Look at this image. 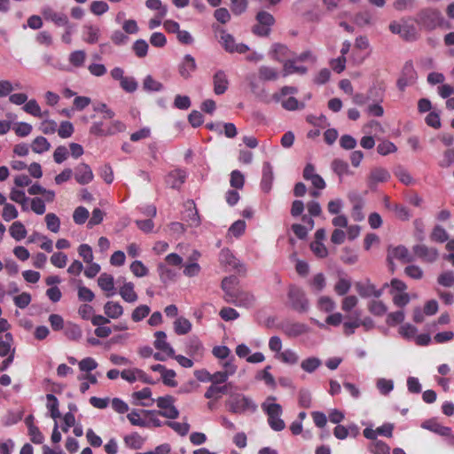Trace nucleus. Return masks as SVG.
<instances>
[{
    "label": "nucleus",
    "mask_w": 454,
    "mask_h": 454,
    "mask_svg": "<svg viewBox=\"0 0 454 454\" xmlns=\"http://www.w3.org/2000/svg\"><path fill=\"white\" fill-rule=\"evenodd\" d=\"M192 329L191 322L184 317H178L174 322L175 333L178 335L188 333Z\"/></svg>",
    "instance_id": "4c0bfd02"
},
{
    "label": "nucleus",
    "mask_w": 454,
    "mask_h": 454,
    "mask_svg": "<svg viewBox=\"0 0 454 454\" xmlns=\"http://www.w3.org/2000/svg\"><path fill=\"white\" fill-rule=\"evenodd\" d=\"M98 284L103 291L108 293L107 297L114 294V280L112 275L102 273L98 279Z\"/></svg>",
    "instance_id": "393cba45"
},
{
    "label": "nucleus",
    "mask_w": 454,
    "mask_h": 454,
    "mask_svg": "<svg viewBox=\"0 0 454 454\" xmlns=\"http://www.w3.org/2000/svg\"><path fill=\"white\" fill-rule=\"evenodd\" d=\"M143 87L148 91H160L162 90L163 85L161 82L154 80L151 75H147L144 80Z\"/></svg>",
    "instance_id": "052dcab7"
},
{
    "label": "nucleus",
    "mask_w": 454,
    "mask_h": 454,
    "mask_svg": "<svg viewBox=\"0 0 454 454\" xmlns=\"http://www.w3.org/2000/svg\"><path fill=\"white\" fill-rule=\"evenodd\" d=\"M23 110L35 117L41 118L43 116L48 115V112L42 113L41 107L35 99H30L26 102V104L23 106Z\"/></svg>",
    "instance_id": "473e14b6"
},
{
    "label": "nucleus",
    "mask_w": 454,
    "mask_h": 454,
    "mask_svg": "<svg viewBox=\"0 0 454 454\" xmlns=\"http://www.w3.org/2000/svg\"><path fill=\"white\" fill-rule=\"evenodd\" d=\"M142 412L146 415H159L170 419H175L179 417V411L174 406V403L171 406H169V408L164 409L162 411L143 410Z\"/></svg>",
    "instance_id": "c85d7f7f"
},
{
    "label": "nucleus",
    "mask_w": 454,
    "mask_h": 454,
    "mask_svg": "<svg viewBox=\"0 0 454 454\" xmlns=\"http://www.w3.org/2000/svg\"><path fill=\"white\" fill-rule=\"evenodd\" d=\"M270 368L271 367L268 365L263 370L258 372L255 375V380H263L266 385L270 387H274L275 380L274 377L270 372Z\"/></svg>",
    "instance_id": "3c124183"
},
{
    "label": "nucleus",
    "mask_w": 454,
    "mask_h": 454,
    "mask_svg": "<svg viewBox=\"0 0 454 454\" xmlns=\"http://www.w3.org/2000/svg\"><path fill=\"white\" fill-rule=\"evenodd\" d=\"M65 334L69 340H77L82 337V330L77 325L68 324L66 326Z\"/></svg>",
    "instance_id": "e2e57ef3"
},
{
    "label": "nucleus",
    "mask_w": 454,
    "mask_h": 454,
    "mask_svg": "<svg viewBox=\"0 0 454 454\" xmlns=\"http://www.w3.org/2000/svg\"><path fill=\"white\" fill-rule=\"evenodd\" d=\"M124 442L128 447L133 450H139L142 448L145 439L138 433H132L124 437Z\"/></svg>",
    "instance_id": "f704fd0d"
},
{
    "label": "nucleus",
    "mask_w": 454,
    "mask_h": 454,
    "mask_svg": "<svg viewBox=\"0 0 454 454\" xmlns=\"http://www.w3.org/2000/svg\"><path fill=\"white\" fill-rule=\"evenodd\" d=\"M230 411L233 413H240L246 411H254L256 405L252 400L245 395H237L233 396L229 402Z\"/></svg>",
    "instance_id": "6e6552de"
},
{
    "label": "nucleus",
    "mask_w": 454,
    "mask_h": 454,
    "mask_svg": "<svg viewBox=\"0 0 454 454\" xmlns=\"http://www.w3.org/2000/svg\"><path fill=\"white\" fill-rule=\"evenodd\" d=\"M368 309L375 316H382L387 312V307L381 301H372Z\"/></svg>",
    "instance_id": "338daca9"
},
{
    "label": "nucleus",
    "mask_w": 454,
    "mask_h": 454,
    "mask_svg": "<svg viewBox=\"0 0 454 454\" xmlns=\"http://www.w3.org/2000/svg\"><path fill=\"white\" fill-rule=\"evenodd\" d=\"M133 51L138 58H144L147 55L148 43L143 40H137L133 44Z\"/></svg>",
    "instance_id": "69168bd1"
},
{
    "label": "nucleus",
    "mask_w": 454,
    "mask_h": 454,
    "mask_svg": "<svg viewBox=\"0 0 454 454\" xmlns=\"http://www.w3.org/2000/svg\"><path fill=\"white\" fill-rule=\"evenodd\" d=\"M186 348L187 354L193 358L202 357L205 350L201 341L197 338L191 339Z\"/></svg>",
    "instance_id": "bb28decb"
},
{
    "label": "nucleus",
    "mask_w": 454,
    "mask_h": 454,
    "mask_svg": "<svg viewBox=\"0 0 454 454\" xmlns=\"http://www.w3.org/2000/svg\"><path fill=\"white\" fill-rule=\"evenodd\" d=\"M418 79L417 72L411 61L404 64L402 74L397 80L396 85L401 91H404L406 87L415 84Z\"/></svg>",
    "instance_id": "423d86ee"
},
{
    "label": "nucleus",
    "mask_w": 454,
    "mask_h": 454,
    "mask_svg": "<svg viewBox=\"0 0 454 454\" xmlns=\"http://www.w3.org/2000/svg\"><path fill=\"white\" fill-rule=\"evenodd\" d=\"M155 340L153 342L154 348L167 356H174V349L168 342H167V334L163 331H158L154 333Z\"/></svg>",
    "instance_id": "2eb2a0df"
},
{
    "label": "nucleus",
    "mask_w": 454,
    "mask_h": 454,
    "mask_svg": "<svg viewBox=\"0 0 454 454\" xmlns=\"http://www.w3.org/2000/svg\"><path fill=\"white\" fill-rule=\"evenodd\" d=\"M369 450L372 454H389L390 447L384 442L376 440L372 442Z\"/></svg>",
    "instance_id": "de8ad7c7"
},
{
    "label": "nucleus",
    "mask_w": 454,
    "mask_h": 454,
    "mask_svg": "<svg viewBox=\"0 0 454 454\" xmlns=\"http://www.w3.org/2000/svg\"><path fill=\"white\" fill-rule=\"evenodd\" d=\"M245 183V177L239 170H233L231 173L230 184L235 189H242Z\"/></svg>",
    "instance_id": "13d9d810"
},
{
    "label": "nucleus",
    "mask_w": 454,
    "mask_h": 454,
    "mask_svg": "<svg viewBox=\"0 0 454 454\" xmlns=\"http://www.w3.org/2000/svg\"><path fill=\"white\" fill-rule=\"evenodd\" d=\"M47 228L51 232L57 233L60 229V220L54 213H48L45 215Z\"/></svg>",
    "instance_id": "a18cd8bd"
},
{
    "label": "nucleus",
    "mask_w": 454,
    "mask_h": 454,
    "mask_svg": "<svg viewBox=\"0 0 454 454\" xmlns=\"http://www.w3.org/2000/svg\"><path fill=\"white\" fill-rule=\"evenodd\" d=\"M308 327L304 324L294 323L286 325V335L297 337L307 333Z\"/></svg>",
    "instance_id": "58836bf2"
},
{
    "label": "nucleus",
    "mask_w": 454,
    "mask_h": 454,
    "mask_svg": "<svg viewBox=\"0 0 454 454\" xmlns=\"http://www.w3.org/2000/svg\"><path fill=\"white\" fill-rule=\"evenodd\" d=\"M356 290L359 294L361 297L366 298L370 296H374L379 298L382 294V290H377L375 286L371 284L370 282L361 283L357 282L355 285Z\"/></svg>",
    "instance_id": "6ab92c4d"
},
{
    "label": "nucleus",
    "mask_w": 454,
    "mask_h": 454,
    "mask_svg": "<svg viewBox=\"0 0 454 454\" xmlns=\"http://www.w3.org/2000/svg\"><path fill=\"white\" fill-rule=\"evenodd\" d=\"M263 410L268 415V421L270 427L276 431L284 429V421L278 419L282 411V407L277 403H263Z\"/></svg>",
    "instance_id": "0eeeda50"
},
{
    "label": "nucleus",
    "mask_w": 454,
    "mask_h": 454,
    "mask_svg": "<svg viewBox=\"0 0 454 454\" xmlns=\"http://www.w3.org/2000/svg\"><path fill=\"white\" fill-rule=\"evenodd\" d=\"M42 14L45 20L54 22L57 26L65 27L69 24L68 18L66 14L56 12L51 7L43 8Z\"/></svg>",
    "instance_id": "dca6fc26"
},
{
    "label": "nucleus",
    "mask_w": 454,
    "mask_h": 454,
    "mask_svg": "<svg viewBox=\"0 0 454 454\" xmlns=\"http://www.w3.org/2000/svg\"><path fill=\"white\" fill-rule=\"evenodd\" d=\"M332 168L333 172L340 178L343 176L352 175V172L349 170L348 164L340 159H335L333 160Z\"/></svg>",
    "instance_id": "2f4dec72"
},
{
    "label": "nucleus",
    "mask_w": 454,
    "mask_h": 454,
    "mask_svg": "<svg viewBox=\"0 0 454 454\" xmlns=\"http://www.w3.org/2000/svg\"><path fill=\"white\" fill-rule=\"evenodd\" d=\"M13 337L12 333H5L4 340H0V356H5L11 352V347Z\"/></svg>",
    "instance_id": "6e6d98bb"
},
{
    "label": "nucleus",
    "mask_w": 454,
    "mask_h": 454,
    "mask_svg": "<svg viewBox=\"0 0 454 454\" xmlns=\"http://www.w3.org/2000/svg\"><path fill=\"white\" fill-rule=\"evenodd\" d=\"M255 20L257 24H255L252 32L258 36L263 37L268 36L270 33V27L275 23L274 17L265 11H260L256 16Z\"/></svg>",
    "instance_id": "f03ea898"
},
{
    "label": "nucleus",
    "mask_w": 454,
    "mask_h": 454,
    "mask_svg": "<svg viewBox=\"0 0 454 454\" xmlns=\"http://www.w3.org/2000/svg\"><path fill=\"white\" fill-rule=\"evenodd\" d=\"M50 147L51 144L44 137L42 136L35 137L31 144L32 151L35 153H43L47 152L49 151Z\"/></svg>",
    "instance_id": "e433bc0d"
},
{
    "label": "nucleus",
    "mask_w": 454,
    "mask_h": 454,
    "mask_svg": "<svg viewBox=\"0 0 454 454\" xmlns=\"http://www.w3.org/2000/svg\"><path fill=\"white\" fill-rule=\"evenodd\" d=\"M310 58L311 53L304 51L296 57L286 59V76L293 74H306L308 68L302 63Z\"/></svg>",
    "instance_id": "20e7f679"
},
{
    "label": "nucleus",
    "mask_w": 454,
    "mask_h": 454,
    "mask_svg": "<svg viewBox=\"0 0 454 454\" xmlns=\"http://www.w3.org/2000/svg\"><path fill=\"white\" fill-rule=\"evenodd\" d=\"M393 259H396L403 263H408L414 261L408 248L404 246L389 247L387 249V261L392 262Z\"/></svg>",
    "instance_id": "9d476101"
},
{
    "label": "nucleus",
    "mask_w": 454,
    "mask_h": 454,
    "mask_svg": "<svg viewBox=\"0 0 454 454\" xmlns=\"http://www.w3.org/2000/svg\"><path fill=\"white\" fill-rule=\"evenodd\" d=\"M415 21L421 27L433 30L442 24L443 18L438 10L426 8L417 14Z\"/></svg>",
    "instance_id": "f257e3e1"
},
{
    "label": "nucleus",
    "mask_w": 454,
    "mask_h": 454,
    "mask_svg": "<svg viewBox=\"0 0 454 454\" xmlns=\"http://www.w3.org/2000/svg\"><path fill=\"white\" fill-rule=\"evenodd\" d=\"M196 69L195 59L190 54H186L178 66V73L184 79L190 78Z\"/></svg>",
    "instance_id": "ddd939ff"
},
{
    "label": "nucleus",
    "mask_w": 454,
    "mask_h": 454,
    "mask_svg": "<svg viewBox=\"0 0 454 454\" xmlns=\"http://www.w3.org/2000/svg\"><path fill=\"white\" fill-rule=\"evenodd\" d=\"M245 230L246 222L244 220H237L229 228V233L236 238H239L245 232Z\"/></svg>",
    "instance_id": "774afa93"
},
{
    "label": "nucleus",
    "mask_w": 454,
    "mask_h": 454,
    "mask_svg": "<svg viewBox=\"0 0 454 454\" xmlns=\"http://www.w3.org/2000/svg\"><path fill=\"white\" fill-rule=\"evenodd\" d=\"M231 384H224L223 386L212 384L207 388L204 397L208 400H219L223 395H226Z\"/></svg>",
    "instance_id": "a211bd4d"
},
{
    "label": "nucleus",
    "mask_w": 454,
    "mask_h": 454,
    "mask_svg": "<svg viewBox=\"0 0 454 454\" xmlns=\"http://www.w3.org/2000/svg\"><path fill=\"white\" fill-rule=\"evenodd\" d=\"M124 129L125 125L120 121H113L107 127H106L102 121H96L91 125L90 132L95 136L106 137L117 132H121Z\"/></svg>",
    "instance_id": "39448f33"
},
{
    "label": "nucleus",
    "mask_w": 454,
    "mask_h": 454,
    "mask_svg": "<svg viewBox=\"0 0 454 454\" xmlns=\"http://www.w3.org/2000/svg\"><path fill=\"white\" fill-rule=\"evenodd\" d=\"M186 172L183 169L170 171L166 176V183L173 189L180 188L186 180Z\"/></svg>",
    "instance_id": "f3484780"
},
{
    "label": "nucleus",
    "mask_w": 454,
    "mask_h": 454,
    "mask_svg": "<svg viewBox=\"0 0 454 454\" xmlns=\"http://www.w3.org/2000/svg\"><path fill=\"white\" fill-rule=\"evenodd\" d=\"M150 307L147 305L137 306L131 314V319L137 323L145 318L150 314Z\"/></svg>",
    "instance_id": "09e8293b"
},
{
    "label": "nucleus",
    "mask_w": 454,
    "mask_h": 454,
    "mask_svg": "<svg viewBox=\"0 0 454 454\" xmlns=\"http://www.w3.org/2000/svg\"><path fill=\"white\" fill-rule=\"evenodd\" d=\"M309 248L314 255L319 259H324L328 255V249L323 242L312 241Z\"/></svg>",
    "instance_id": "79ce46f5"
},
{
    "label": "nucleus",
    "mask_w": 454,
    "mask_h": 454,
    "mask_svg": "<svg viewBox=\"0 0 454 454\" xmlns=\"http://www.w3.org/2000/svg\"><path fill=\"white\" fill-rule=\"evenodd\" d=\"M321 364V361L316 357H309L301 362V367L307 372H315Z\"/></svg>",
    "instance_id": "4d7b16f0"
},
{
    "label": "nucleus",
    "mask_w": 454,
    "mask_h": 454,
    "mask_svg": "<svg viewBox=\"0 0 454 454\" xmlns=\"http://www.w3.org/2000/svg\"><path fill=\"white\" fill-rule=\"evenodd\" d=\"M307 208L310 216L303 215L302 221L309 226V230H312L314 227V220L311 216H319L322 213V208L320 204L315 200L309 201L307 204Z\"/></svg>",
    "instance_id": "4be33fe9"
},
{
    "label": "nucleus",
    "mask_w": 454,
    "mask_h": 454,
    "mask_svg": "<svg viewBox=\"0 0 454 454\" xmlns=\"http://www.w3.org/2000/svg\"><path fill=\"white\" fill-rule=\"evenodd\" d=\"M238 284V278L235 276L225 277L222 280V288L224 291V301L226 298H231L235 294L237 289L235 288Z\"/></svg>",
    "instance_id": "cd10ccee"
},
{
    "label": "nucleus",
    "mask_w": 454,
    "mask_h": 454,
    "mask_svg": "<svg viewBox=\"0 0 454 454\" xmlns=\"http://www.w3.org/2000/svg\"><path fill=\"white\" fill-rule=\"evenodd\" d=\"M107 317L116 319L123 314V308L119 302L107 301L104 306Z\"/></svg>",
    "instance_id": "c756f323"
},
{
    "label": "nucleus",
    "mask_w": 454,
    "mask_h": 454,
    "mask_svg": "<svg viewBox=\"0 0 454 454\" xmlns=\"http://www.w3.org/2000/svg\"><path fill=\"white\" fill-rule=\"evenodd\" d=\"M397 151L395 145L388 140L382 141L377 146V152L380 155H387Z\"/></svg>",
    "instance_id": "0e129e2a"
},
{
    "label": "nucleus",
    "mask_w": 454,
    "mask_h": 454,
    "mask_svg": "<svg viewBox=\"0 0 454 454\" xmlns=\"http://www.w3.org/2000/svg\"><path fill=\"white\" fill-rule=\"evenodd\" d=\"M289 259L294 263L295 271L300 277L306 278L309 275V265L306 261L299 259L296 253L290 254Z\"/></svg>",
    "instance_id": "b1692460"
},
{
    "label": "nucleus",
    "mask_w": 454,
    "mask_h": 454,
    "mask_svg": "<svg viewBox=\"0 0 454 454\" xmlns=\"http://www.w3.org/2000/svg\"><path fill=\"white\" fill-rule=\"evenodd\" d=\"M226 302L232 303L238 307L249 308L254 303V297L252 294L237 290L231 298H226Z\"/></svg>",
    "instance_id": "f8f14e48"
},
{
    "label": "nucleus",
    "mask_w": 454,
    "mask_h": 454,
    "mask_svg": "<svg viewBox=\"0 0 454 454\" xmlns=\"http://www.w3.org/2000/svg\"><path fill=\"white\" fill-rule=\"evenodd\" d=\"M430 239L434 242L443 243L449 239V235L444 228L436 225L430 235Z\"/></svg>",
    "instance_id": "37998d69"
},
{
    "label": "nucleus",
    "mask_w": 454,
    "mask_h": 454,
    "mask_svg": "<svg viewBox=\"0 0 454 454\" xmlns=\"http://www.w3.org/2000/svg\"><path fill=\"white\" fill-rule=\"evenodd\" d=\"M214 92L216 95L223 94L228 89V79L223 70H218L213 76Z\"/></svg>",
    "instance_id": "412c9836"
},
{
    "label": "nucleus",
    "mask_w": 454,
    "mask_h": 454,
    "mask_svg": "<svg viewBox=\"0 0 454 454\" xmlns=\"http://www.w3.org/2000/svg\"><path fill=\"white\" fill-rule=\"evenodd\" d=\"M19 215L18 210L15 206L10 203H6L4 206L2 217L4 221L10 222Z\"/></svg>",
    "instance_id": "bf43d9fd"
},
{
    "label": "nucleus",
    "mask_w": 454,
    "mask_h": 454,
    "mask_svg": "<svg viewBox=\"0 0 454 454\" xmlns=\"http://www.w3.org/2000/svg\"><path fill=\"white\" fill-rule=\"evenodd\" d=\"M288 301L290 306L296 311L305 312L309 307V301L304 291L296 286H290L288 291Z\"/></svg>",
    "instance_id": "7ed1b4c3"
},
{
    "label": "nucleus",
    "mask_w": 454,
    "mask_h": 454,
    "mask_svg": "<svg viewBox=\"0 0 454 454\" xmlns=\"http://www.w3.org/2000/svg\"><path fill=\"white\" fill-rule=\"evenodd\" d=\"M389 178L390 174L386 168H374L370 172L368 177V185L372 187V185L377 184L378 183H384L388 181Z\"/></svg>",
    "instance_id": "aec40b11"
},
{
    "label": "nucleus",
    "mask_w": 454,
    "mask_h": 454,
    "mask_svg": "<svg viewBox=\"0 0 454 454\" xmlns=\"http://www.w3.org/2000/svg\"><path fill=\"white\" fill-rule=\"evenodd\" d=\"M221 43L224 48V50L228 52L233 53V49L235 47V40L234 37L226 33V31L222 30L221 32Z\"/></svg>",
    "instance_id": "603ef678"
},
{
    "label": "nucleus",
    "mask_w": 454,
    "mask_h": 454,
    "mask_svg": "<svg viewBox=\"0 0 454 454\" xmlns=\"http://www.w3.org/2000/svg\"><path fill=\"white\" fill-rule=\"evenodd\" d=\"M10 235L17 241H20L26 238L27 230L21 222L16 221L12 223L10 229Z\"/></svg>",
    "instance_id": "72a5a7b5"
},
{
    "label": "nucleus",
    "mask_w": 454,
    "mask_h": 454,
    "mask_svg": "<svg viewBox=\"0 0 454 454\" xmlns=\"http://www.w3.org/2000/svg\"><path fill=\"white\" fill-rule=\"evenodd\" d=\"M134 284L132 282L124 283L119 289L121 297L127 302L133 303L137 301V294L134 290Z\"/></svg>",
    "instance_id": "5701e85b"
},
{
    "label": "nucleus",
    "mask_w": 454,
    "mask_h": 454,
    "mask_svg": "<svg viewBox=\"0 0 454 454\" xmlns=\"http://www.w3.org/2000/svg\"><path fill=\"white\" fill-rule=\"evenodd\" d=\"M437 283L444 287L454 286V272L452 270H446L437 277Z\"/></svg>",
    "instance_id": "49530a36"
},
{
    "label": "nucleus",
    "mask_w": 454,
    "mask_h": 454,
    "mask_svg": "<svg viewBox=\"0 0 454 454\" xmlns=\"http://www.w3.org/2000/svg\"><path fill=\"white\" fill-rule=\"evenodd\" d=\"M259 77L263 81H274L278 79V74L276 69L262 66L259 68Z\"/></svg>",
    "instance_id": "8fccbe9b"
},
{
    "label": "nucleus",
    "mask_w": 454,
    "mask_h": 454,
    "mask_svg": "<svg viewBox=\"0 0 454 454\" xmlns=\"http://www.w3.org/2000/svg\"><path fill=\"white\" fill-rule=\"evenodd\" d=\"M160 278L162 283L168 284L170 281H173L176 277V273L171 269L166 267L165 265H159L158 267Z\"/></svg>",
    "instance_id": "5fc2aeb1"
},
{
    "label": "nucleus",
    "mask_w": 454,
    "mask_h": 454,
    "mask_svg": "<svg viewBox=\"0 0 454 454\" xmlns=\"http://www.w3.org/2000/svg\"><path fill=\"white\" fill-rule=\"evenodd\" d=\"M165 424L181 436L186 435L190 430V425L188 423L166 421Z\"/></svg>",
    "instance_id": "680f3d73"
},
{
    "label": "nucleus",
    "mask_w": 454,
    "mask_h": 454,
    "mask_svg": "<svg viewBox=\"0 0 454 454\" xmlns=\"http://www.w3.org/2000/svg\"><path fill=\"white\" fill-rule=\"evenodd\" d=\"M99 27L96 26H85L83 33V40L88 43H96L99 38Z\"/></svg>",
    "instance_id": "c9c22d12"
},
{
    "label": "nucleus",
    "mask_w": 454,
    "mask_h": 454,
    "mask_svg": "<svg viewBox=\"0 0 454 454\" xmlns=\"http://www.w3.org/2000/svg\"><path fill=\"white\" fill-rule=\"evenodd\" d=\"M219 261L221 264L228 266L231 270H236L239 273L246 271L244 265L239 262L229 249H223L220 252Z\"/></svg>",
    "instance_id": "9b49d317"
},
{
    "label": "nucleus",
    "mask_w": 454,
    "mask_h": 454,
    "mask_svg": "<svg viewBox=\"0 0 454 454\" xmlns=\"http://www.w3.org/2000/svg\"><path fill=\"white\" fill-rule=\"evenodd\" d=\"M47 399V408L51 412V416L53 419H59L60 417V412L59 411V400L52 394L46 395Z\"/></svg>",
    "instance_id": "ea45409f"
},
{
    "label": "nucleus",
    "mask_w": 454,
    "mask_h": 454,
    "mask_svg": "<svg viewBox=\"0 0 454 454\" xmlns=\"http://www.w3.org/2000/svg\"><path fill=\"white\" fill-rule=\"evenodd\" d=\"M413 254L424 262L433 263L439 257V252L435 247H430L424 244H418L412 247Z\"/></svg>",
    "instance_id": "1a4fd4ad"
},
{
    "label": "nucleus",
    "mask_w": 454,
    "mask_h": 454,
    "mask_svg": "<svg viewBox=\"0 0 454 454\" xmlns=\"http://www.w3.org/2000/svg\"><path fill=\"white\" fill-rule=\"evenodd\" d=\"M272 180V167L269 162H265L262 167V177L261 181V187L263 192H268L270 190Z\"/></svg>",
    "instance_id": "a878e982"
},
{
    "label": "nucleus",
    "mask_w": 454,
    "mask_h": 454,
    "mask_svg": "<svg viewBox=\"0 0 454 454\" xmlns=\"http://www.w3.org/2000/svg\"><path fill=\"white\" fill-rule=\"evenodd\" d=\"M94 178L90 167L86 163H80L75 168L74 179L80 184H87Z\"/></svg>",
    "instance_id": "4468645a"
},
{
    "label": "nucleus",
    "mask_w": 454,
    "mask_h": 454,
    "mask_svg": "<svg viewBox=\"0 0 454 454\" xmlns=\"http://www.w3.org/2000/svg\"><path fill=\"white\" fill-rule=\"evenodd\" d=\"M423 428L428 429L439 435L444 436L450 434V427L442 426L436 421L428 420L423 423Z\"/></svg>",
    "instance_id": "7c9ffc66"
},
{
    "label": "nucleus",
    "mask_w": 454,
    "mask_h": 454,
    "mask_svg": "<svg viewBox=\"0 0 454 454\" xmlns=\"http://www.w3.org/2000/svg\"><path fill=\"white\" fill-rule=\"evenodd\" d=\"M86 59V53L84 51H74L70 53L68 60L69 63L74 67H82Z\"/></svg>",
    "instance_id": "c03bdc74"
},
{
    "label": "nucleus",
    "mask_w": 454,
    "mask_h": 454,
    "mask_svg": "<svg viewBox=\"0 0 454 454\" xmlns=\"http://www.w3.org/2000/svg\"><path fill=\"white\" fill-rule=\"evenodd\" d=\"M89 215L90 214L88 209L85 208L84 207L80 206L74 209L73 214V219L76 224H83L89 218Z\"/></svg>",
    "instance_id": "864d4df0"
},
{
    "label": "nucleus",
    "mask_w": 454,
    "mask_h": 454,
    "mask_svg": "<svg viewBox=\"0 0 454 454\" xmlns=\"http://www.w3.org/2000/svg\"><path fill=\"white\" fill-rule=\"evenodd\" d=\"M400 36L406 41H414L418 37L417 29L414 25L403 22Z\"/></svg>",
    "instance_id": "a19ab883"
}]
</instances>
